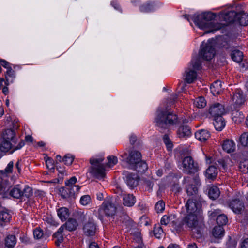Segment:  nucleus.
Returning <instances> with one entry per match:
<instances>
[{"label":"nucleus","mask_w":248,"mask_h":248,"mask_svg":"<svg viewBox=\"0 0 248 248\" xmlns=\"http://www.w3.org/2000/svg\"><path fill=\"white\" fill-rule=\"evenodd\" d=\"M237 13L230 11L221 15V18L225 21L226 24L216 23L213 20L216 15L211 12L203 13L201 14L194 15L191 17L193 22L202 29H209L208 33L215 32L220 30L227 24L236 22Z\"/></svg>","instance_id":"f257e3e1"},{"label":"nucleus","mask_w":248,"mask_h":248,"mask_svg":"<svg viewBox=\"0 0 248 248\" xmlns=\"http://www.w3.org/2000/svg\"><path fill=\"white\" fill-rule=\"evenodd\" d=\"M178 116L166 109L159 108L156 112L154 123L157 129L161 132H164L170 127L179 124Z\"/></svg>","instance_id":"f03ea898"},{"label":"nucleus","mask_w":248,"mask_h":248,"mask_svg":"<svg viewBox=\"0 0 248 248\" xmlns=\"http://www.w3.org/2000/svg\"><path fill=\"white\" fill-rule=\"evenodd\" d=\"M202 68V62L200 58H193L188 66L186 69L183 75L184 81L188 84L194 82L197 79V71Z\"/></svg>","instance_id":"7ed1b4c3"},{"label":"nucleus","mask_w":248,"mask_h":248,"mask_svg":"<svg viewBox=\"0 0 248 248\" xmlns=\"http://www.w3.org/2000/svg\"><path fill=\"white\" fill-rule=\"evenodd\" d=\"M33 194L32 189L27 185H16L11 187L9 195L16 199L29 198Z\"/></svg>","instance_id":"20e7f679"},{"label":"nucleus","mask_w":248,"mask_h":248,"mask_svg":"<svg viewBox=\"0 0 248 248\" xmlns=\"http://www.w3.org/2000/svg\"><path fill=\"white\" fill-rule=\"evenodd\" d=\"M198 214H187L184 217L183 221L185 224V228H189L193 233L196 234L197 237L201 236L202 234V226H198Z\"/></svg>","instance_id":"39448f33"},{"label":"nucleus","mask_w":248,"mask_h":248,"mask_svg":"<svg viewBox=\"0 0 248 248\" xmlns=\"http://www.w3.org/2000/svg\"><path fill=\"white\" fill-rule=\"evenodd\" d=\"M103 161L102 158H91L90 160L92 165L90 173L97 179L103 178L105 176V168L101 164Z\"/></svg>","instance_id":"423d86ee"},{"label":"nucleus","mask_w":248,"mask_h":248,"mask_svg":"<svg viewBox=\"0 0 248 248\" xmlns=\"http://www.w3.org/2000/svg\"><path fill=\"white\" fill-rule=\"evenodd\" d=\"M183 183L186 185V192L191 198L200 197L198 195V183L196 179L190 177H184Z\"/></svg>","instance_id":"0eeeda50"},{"label":"nucleus","mask_w":248,"mask_h":248,"mask_svg":"<svg viewBox=\"0 0 248 248\" xmlns=\"http://www.w3.org/2000/svg\"><path fill=\"white\" fill-rule=\"evenodd\" d=\"M183 170L187 174H192L199 170L198 164L191 156H186L182 160Z\"/></svg>","instance_id":"6e6552de"},{"label":"nucleus","mask_w":248,"mask_h":248,"mask_svg":"<svg viewBox=\"0 0 248 248\" xmlns=\"http://www.w3.org/2000/svg\"><path fill=\"white\" fill-rule=\"evenodd\" d=\"M185 207L187 214H198L201 208L200 197L189 198L185 205Z\"/></svg>","instance_id":"1a4fd4ad"},{"label":"nucleus","mask_w":248,"mask_h":248,"mask_svg":"<svg viewBox=\"0 0 248 248\" xmlns=\"http://www.w3.org/2000/svg\"><path fill=\"white\" fill-rule=\"evenodd\" d=\"M117 210L115 205L110 200H105L99 209L100 214H104L106 216L112 217Z\"/></svg>","instance_id":"9d476101"},{"label":"nucleus","mask_w":248,"mask_h":248,"mask_svg":"<svg viewBox=\"0 0 248 248\" xmlns=\"http://www.w3.org/2000/svg\"><path fill=\"white\" fill-rule=\"evenodd\" d=\"M121 156L122 158V161L126 163L129 166V167H131L136 162L140 161L141 158V153L137 151H131L128 156L126 153L121 155Z\"/></svg>","instance_id":"9b49d317"},{"label":"nucleus","mask_w":248,"mask_h":248,"mask_svg":"<svg viewBox=\"0 0 248 248\" xmlns=\"http://www.w3.org/2000/svg\"><path fill=\"white\" fill-rule=\"evenodd\" d=\"M215 54V50L214 47L209 43H206L205 46L201 48L200 55L195 58H200L202 62L201 59L206 61L211 60Z\"/></svg>","instance_id":"f8f14e48"},{"label":"nucleus","mask_w":248,"mask_h":248,"mask_svg":"<svg viewBox=\"0 0 248 248\" xmlns=\"http://www.w3.org/2000/svg\"><path fill=\"white\" fill-rule=\"evenodd\" d=\"M227 205L235 214H241L245 210L244 202L239 198H233L229 200Z\"/></svg>","instance_id":"ddd939ff"},{"label":"nucleus","mask_w":248,"mask_h":248,"mask_svg":"<svg viewBox=\"0 0 248 248\" xmlns=\"http://www.w3.org/2000/svg\"><path fill=\"white\" fill-rule=\"evenodd\" d=\"M80 187L78 185L74 186L71 187H65L62 188L60 191L62 197L64 199L70 198L74 199L78 194Z\"/></svg>","instance_id":"4468645a"},{"label":"nucleus","mask_w":248,"mask_h":248,"mask_svg":"<svg viewBox=\"0 0 248 248\" xmlns=\"http://www.w3.org/2000/svg\"><path fill=\"white\" fill-rule=\"evenodd\" d=\"M123 175L124 179L130 188L133 189L138 185V178L137 174L124 171Z\"/></svg>","instance_id":"2eb2a0df"},{"label":"nucleus","mask_w":248,"mask_h":248,"mask_svg":"<svg viewBox=\"0 0 248 248\" xmlns=\"http://www.w3.org/2000/svg\"><path fill=\"white\" fill-rule=\"evenodd\" d=\"M225 108L223 105L216 103L211 106L209 111L210 114L214 118L217 117H222L225 114Z\"/></svg>","instance_id":"dca6fc26"},{"label":"nucleus","mask_w":248,"mask_h":248,"mask_svg":"<svg viewBox=\"0 0 248 248\" xmlns=\"http://www.w3.org/2000/svg\"><path fill=\"white\" fill-rule=\"evenodd\" d=\"M161 5V3L158 1H149L141 5L140 7V10L141 12H151L159 8Z\"/></svg>","instance_id":"f3484780"},{"label":"nucleus","mask_w":248,"mask_h":248,"mask_svg":"<svg viewBox=\"0 0 248 248\" xmlns=\"http://www.w3.org/2000/svg\"><path fill=\"white\" fill-rule=\"evenodd\" d=\"M83 230L85 235L93 236L95 235L96 232V225L93 221H89L84 224Z\"/></svg>","instance_id":"a211bd4d"},{"label":"nucleus","mask_w":248,"mask_h":248,"mask_svg":"<svg viewBox=\"0 0 248 248\" xmlns=\"http://www.w3.org/2000/svg\"><path fill=\"white\" fill-rule=\"evenodd\" d=\"M11 184L6 180L2 179L0 183V195L3 197H7L9 195Z\"/></svg>","instance_id":"6ab92c4d"},{"label":"nucleus","mask_w":248,"mask_h":248,"mask_svg":"<svg viewBox=\"0 0 248 248\" xmlns=\"http://www.w3.org/2000/svg\"><path fill=\"white\" fill-rule=\"evenodd\" d=\"M4 245L6 248H14L17 243V238L14 234H8L3 240Z\"/></svg>","instance_id":"aec40b11"},{"label":"nucleus","mask_w":248,"mask_h":248,"mask_svg":"<svg viewBox=\"0 0 248 248\" xmlns=\"http://www.w3.org/2000/svg\"><path fill=\"white\" fill-rule=\"evenodd\" d=\"M177 133L180 138L188 137L191 135V129L188 125H183L179 127Z\"/></svg>","instance_id":"412c9836"},{"label":"nucleus","mask_w":248,"mask_h":248,"mask_svg":"<svg viewBox=\"0 0 248 248\" xmlns=\"http://www.w3.org/2000/svg\"><path fill=\"white\" fill-rule=\"evenodd\" d=\"M2 139L15 142L16 140V133L15 131L12 129L5 130L2 133Z\"/></svg>","instance_id":"4be33fe9"},{"label":"nucleus","mask_w":248,"mask_h":248,"mask_svg":"<svg viewBox=\"0 0 248 248\" xmlns=\"http://www.w3.org/2000/svg\"><path fill=\"white\" fill-rule=\"evenodd\" d=\"M195 138L200 141L204 142L210 137L209 132L206 130L202 129L197 131L195 133Z\"/></svg>","instance_id":"5701e85b"},{"label":"nucleus","mask_w":248,"mask_h":248,"mask_svg":"<svg viewBox=\"0 0 248 248\" xmlns=\"http://www.w3.org/2000/svg\"><path fill=\"white\" fill-rule=\"evenodd\" d=\"M222 146L223 150L228 153L233 152L235 150V143L232 140H224Z\"/></svg>","instance_id":"b1692460"},{"label":"nucleus","mask_w":248,"mask_h":248,"mask_svg":"<svg viewBox=\"0 0 248 248\" xmlns=\"http://www.w3.org/2000/svg\"><path fill=\"white\" fill-rule=\"evenodd\" d=\"M136 202V198L132 194H124L123 195V203L125 206L131 207Z\"/></svg>","instance_id":"393cba45"},{"label":"nucleus","mask_w":248,"mask_h":248,"mask_svg":"<svg viewBox=\"0 0 248 248\" xmlns=\"http://www.w3.org/2000/svg\"><path fill=\"white\" fill-rule=\"evenodd\" d=\"M128 167L136 170L137 171L141 173L145 172L148 169L147 164L145 162L141 161V158L140 161L136 162L135 164Z\"/></svg>","instance_id":"a878e982"},{"label":"nucleus","mask_w":248,"mask_h":248,"mask_svg":"<svg viewBox=\"0 0 248 248\" xmlns=\"http://www.w3.org/2000/svg\"><path fill=\"white\" fill-rule=\"evenodd\" d=\"M176 216L174 214H168L164 215L161 219L160 223L161 225L166 226L167 225L170 224L171 226L175 221Z\"/></svg>","instance_id":"bb28decb"},{"label":"nucleus","mask_w":248,"mask_h":248,"mask_svg":"<svg viewBox=\"0 0 248 248\" xmlns=\"http://www.w3.org/2000/svg\"><path fill=\"white\" fill-rule=\"evenodd\" d=\"M61 226H64V230L66 229L69 231H73L77 229L78 226V223L76 219L69 218L65 224Z\"/></svg>","instance_id":"cd10ccee"},{"label":"nucleus","mask_w":248,"mask_h":248,"mask_svg":"<svg viewBox=\"0 0 248 248\" xmlns=\"http://www.w3.org/2000/svg\"><path fill=\"white\" fill-rule=\"evenodd\" d=\"M236 23L241 26H246L248 24V14L241 12L237 13Z\"/></svg>","instance_id":"c85d7f7f"},{"label":"nucleus","mask_w":248,"mask_h":248,"mask_svg":"<svg viewBox=\"0 0 248 248\" xmlns=\"http://www.w3.org/2000/svg\"><path fill=\"white\" fill-rule=\"evenodd\" d=\"M217 168L214 165L209 166L205 171V176L208 179H215L217 177Z\"/></svg>","instance_id":"c756f323"},{"label":"nucleus","mask_w":248,"mask_h":248,"mask_svg":"<svg viewBox=\"0 0 248 248\" xmlns=\"http://www.w3.org/2000/svg\"><path fill=\"white\" fill-rule=\"evenodd\" d=\"M64 231V226H61L58 231L53 235V237L55 239V243L59 246L63 240L62 232Z\"/></svg>","instance_id":"7c9ffc66"},{"label":"nucleus","mask_w":248,"mask_h":248,"mask_svg":"<svg viewBox=\"0 0 248 248\" xmlns=\"http://www.w3.org/2000/svg\"><path fill=\"white\" fill-rule=\"evenodd\" d=\"M213 124L215 129L221 131L225 126V122L222 117H214Z\"/></svg>","instance_id":"2f4dec72"},{"label":"nucleus","mask_w":248,"mask_h":248,"mask_svg":"<svg viewBox=\"0 0 248 248\" xmlns=\"http://www.w3.org/2000/svg\"><path fill=\"white\" fill-rule=\"evenodd\" d=\"M220 190L219 188L215 186H210L208 190V195L210 199L215 200L220 195Z\"/></svg>","instance_id":"473e14b6"},{"label":"nucleus","mask_w":248,"mask_h":248,"mask_svg":"<svg viewBox=\"0 0 248 248\" xmlns=\"http://www.w3.org/2000/svg\"><path fill=\"white\" fill-rule=\"evenodd\" d=\"M211 92L214 95L219 94L222 91V84L221 82L219 80L215 81L211 86Z\"/></svg>","instance_id":"72a5a7b5"},{"label":"nucleus","mask_w":248,"mask_h":248,"mask_svg":"<svg viewBox=\"0 0 248 248\" xmlns=\"http://www.w3.org/2000/svg\"><path fill=\"white\" fill-rule=\"evenodd\" d=\"M232 119L236 124L242 122L245 118V115L242 112L237 110H234L232 113Z\"/></svg>","instance_id":"f704fd0d"},{"label":"nucleus","mask_w":248,"mask_h":248,"mask_svg":"<svg viewBox=\"0 0 248 248\" xmlns=\"http://www.w3.org/2000/svg\"><path fill=\"white\" fill-rule=\"evenodd\" d=\"M57 214L60 219L62 221H64L69 216V210L66 207L60 208L57 210Z\"/></svg>","instance_id":"c9c22d12"},{"label":"nucleus","mask_w":248,"mask_h":248,"mask_svg":"<svg viewBox=\"0 0 248 248\" xmlns=\"http://www.w3.org/2000/svg\"><path fill=\"white\" fill-rule=\"evenodd\" d=\"M11 218V215L7 210H4L0 212V223L1 225L9 222Z\"/></svg>","instance_id":"e433bc0d"},{"label":"nucleus","mask_w":248,"mask_h":248,"mask_svg":"<svg viewBox=\"0 0 248 248\" xmlns=\"http://www.w3.org/2000/svg\"><path fill=\"white\" fill-rule=\"evenodd\" d=\"M5 79L8 83H12L16 78L15 71L12 68H8L5 73Z\"/></svg>","instance_id":"4c0bfd02"},{"label":"nucleus","mask_w":248,"mask_h":248,"mask_svg":"<svg viewBox=\"0 0 248 248\" xmlns=\"http://www.w3.org/2000/svg\"><path fill=\"white\" fill-rule=\"evenodd\" d=\"M231 58L233 61L236 62H240L242 61L243 54V53L237 49L232 50L231 53Z\"/></svg>","instance_id":"58836bf2"},{"label":"nucleus","mask_w":248,"mask_h":248,"mask_svg":"<svg viewBox=\"0 0 248 248\" xmlns=\"http://www.w3.org/2000/svg\"><path fill=\"white\" fill-rule=\"evenodd\" d=\"M232 100L236 106H240L243 104L245 101L242 93L239 92L233 94L232 97Z\"/></svg>","instance_id":"ea45409f"},{"label":"nucleus","mask_w":248,"mask_h":248,"mask_svg":"<svg viewBox=\"0 0 248 248\" xmlns=\"http://www.w3.org/2000/svg\"><path fill=\"white\" fill-rule=\"evenodd\" d=\"M13 149L12 144L11 141L1 140L0 144V150L2 152H7L10 149Z\"/></svg>","instance_id":"a19ab883"},{"label":"nucleus","mask_w":248,"mask_h":248,"mask_svg":"<svg viewBox=\"0 0 248 248\" xmlns=\"http://www.w3.org/2000/svg\"><path fill=\"white\" fill-rule=\"evenodd\" d=\"M224 230L222 226H215L212 230L213 235L215 238H220L224 235Z\"/></svg>","instance_id":"79ce46f5"},{"label":"nucleus","mask_w":248,"mask_h":248,"mask_svg":"<svg viewBox=\"0 0 248 248\" xmlns=\"http://www.w3.org/2000/svg\"><path fill=\"white\" fill-rule=\"evenodd\" d=\"M185 223L183 220L182 221H177V218L175 219L174 223L172 224L171 227L175 230L177 233H179L184 230L185 226H184Z\"/></svg>","instance_id":"37998d69"},{"label":"nucleus","mask_w":248,"mask_h":248,"mask_svg":"<svg viewBox=\"0 0 248 248\" xmlns=\"http://www.w3.org/2000/svg\"><path fill=\"white\" fill-rule=\"evenodd\" d=\"M163 141L165 144L168 151H171L173 145L169 134H165L162 138Z\"/></svg>","instance_id":"c03bdc74"},{"label":"nucleus","mask_w":248,"mask_h":248,"mask_svg":"<svg viewBox=\"0 0 248 248\" xmlns=\"http://www.w3.org/2000/svg\"><path fill=\"white\" fill-rule=\"evenodd\" d=\"M228 222V217L224 214H219L217 217V223L219 226H222L226 224Z\"/></svg>","instance_id":"a18cd8bd"},{"label":"nucleus","mask_w":248,"mask_h":248,"mask_svg":"<svg viewBox=\"0 0 248 248\" xmlns=\"http://www.w3.org/2000/svg\"><path fill=\"white\" fill-rule=\"evenodd\" d=\"M194 105L198 108H202L206 106V102L203 97H199L194 101Z\"/></svg>","instance_id":"49530a36"},{"label":"nucleus","mask_w":248,"mask_h":248,"mask_svg":"<svg viewBox=\"0 0 248 248\" xmlns=\"http://www.w3.org/2000/svg\"><path fill=\"white\" fill-rule=\"evenodd\" d=\"M220 171L223 172H226L227 170V165L223 159H219L216 162Z\"/></svg>","instance_id":"de8ad7c7"},{"label":"nucleus","mask_w":248,"mask_h":248,"mask_svg":"<svg viewBox=\"0 0 248 248\" xmlns=\"http://www.w3.org/2000/svg\"><path fill=\"white\" fill-rule=\"evenodd\" d=\"M134 240L135 242L137 243L138 245L136 246H133L132 248H145L144 244L142 243L140 233L137 232L136 236L135 238H134Z\"/></svg>","instance_id":"09e8293b"},{"label":"nucleus","mask_w":248,"mask_h":248,"mask_svg":"<svg viewBox=\"0 0 248 248\" xmlns=\"http://www.w3.org/2000/svg\"><path fill=\"white\" fill-rule=\"evenodd\" d=\"M239 142L243 146L248 147V132H244L241 135Z\"/></svg>","instance_id":"8fccbe9b"},{"label":"nucleus","mask_w":248,"mask_h":248,"mask_svg":"<svg viewBox=\"0 0 248 248\" xmlns=\"http://www.w3.org/2000/svg\"><path fill=\"white\" fill-rule=\"evenodd\" d=\"M14 163L10 161L4 170H1V173L4 176H7L8 174L12 173L13 169Z\"/></svg>","instance_id":"3c124183"},{"label":"nucleus","mask_w":248,"mask_h":248,"mask_svg":"<svg viewBox=\"0 0 248 248\" xmlns=\"http://www.w3.org/2000/svg\"><path fill=\"white\" fill-rule=\"evenodd\" d=\"M165 202L160 200L155 204V209L157 213H162L165 210Z\"/></svg>","instance_id":"603ef678"},{"label":"nucleus","mask_w":248,"mask_h":248,"mask_svg":"<svg viewBox=\"0 0 248 248\" xmlns=\"http://www.w3.org/2000/svg\"><path fill=\"white\" fill-rule=\"evenodd\" d=\"M239 169L244 173H248V160H244L240 162Z\"/></svg>","instance_id":"864d4df0"},{"label":"nucleus","mask_w":248,"mask_h":248,"mask_svg":"<svg viewBox=\"0 0 248 248\" xmlns=\"http://www.w3.org/2000/svg\"><path fill=\"white\" fill-rule=\"evenodd\" d=\"M108 163L107 166L109 167H112L116 165L118 162V159L116 156L113 155H110L107 157Z\"/></svg>","instance_id":"5fc2aeb1"},{"label":"nucleus","mask_w":248,"mask_h":248,"mask_svg":"<svg viewBox=\"0 0 248 248\" xmlns=\"http://www.w3.org/2000/svg\"><path fill=\"white\" fill-rule=\"evenodd\" d=\"M45 159L46 160V163L47 168L50 170L54 169V161L53 159L46 156L45 157Z\"/></svg>","instance_id":"6e6d98bb"},{"label":"nucleus","mask_w":248,"mask_h":248,"mask_svg":"<svg viewBox=\"0 0 248 248\" xmlns=\"http://www.w3.org/2000/svg\"><path fill=\"white\" fill-rule=\"evenodd\" d=\"M74 158V156L72 155L67 154L64 156L62 161L65 164L70 165L72 163Z\"/></svg>","instance_id":"4d7b16f0"},{"label":"nucleus","mask_w":248,"mask_h":248,"mask_svg":"<svg viewBox=\"0 0 248 248\" xmlns=\"http://www.w3.org/2000/svg\"><path fill=\"white\" fill-rule=\"evenodd\" d=\"M155 236L157 238H160L163 235V231L161 227H155L154 230Z\"/></svg>","instance_id":"13d9d810"},{"label":"nucleus","mask_w":248,"mask_h":248,"mask_svg":"<svg viewBox=\"0 0 248 248\" xmlns=\"http://www.w3.org/2000/svg\"><path fill=\"white\" fill-rule=\"evenodd\" d=\"M91 202L90 196L88 195H86L82 196L80 198V202L83 205H87Z\"/></svg>","instance_id":"bf43d9fd"},{"label":"nucleus","mask_w":248,"mask_h":248,"mask_svg":"<svg viewBox=\"0 0 248 248\" xmlns=\"http://www.w3.org/2000/svg\"><path fill=\"white\" fill-rule=\"evenodd\" d=\"M233 44V41H229L224 44L223 46L226 50H228L232 52V50H234L235 47Z\"/></svg>","instance_id":"052dcab7"},{"label":"nucleus","mask_w":248,"mask_h":248,"mask_svg":"<svg viewBox=\"0 0 248 248\" xmlns=\"http://www.w3.org/2000/svg\"><path fill=\"white\" fill-rule=\"evenodd\" d=\"M77 181V178L75 176L72 177L70 179L65 181L66 187H71L75 186V184Z\"/></svg>","instance_id":"680f3d73"},{"label":"nucleus","mask_w":248,"mask_h":248,"mask_svg":"<svg viewBox=\"0 0 248 248\" xmlns=\"http://www.w3.org/2000/svg\"><path fill=\"white\" fill-rule=\"evenodd\" d=\"M34 237L36 239H40L43 235V232L40 228H36L33 231Z\"/></svg>","instance_id":"e2e57ef3"},{"label":"nucleus","mask_w":248,"mask_h":248,"mask_svg":"<svg viewBox=\"0 0 248 248\" xmlns=\"http://www.w3.org/2000/svg\"><path fill=\"white\" fill-rule=\"evenodd\" d=\"M24 145H25L24 141L23 140H21L17 146L13 147V149L11 151L10 153L12 154L14 151L20 149L21 148H22L24 146Z\"/></svg>","instance_id":"0e129e2a"},{"label":"nucleus","mask_w":248,"mask_h":248,"mask_svg":"<svg viewBox=\"0 0 248 248\" xmlns=\"http://www.w3.org/2000/svg\"><path fill=\"white\" fill-rule=\"evenodd\" d=\"M111 5L116 10L122 12V9L120 4L116 0H113L111 2Z\"/></svg>","instance_id":"69168bd1"},{"label":"nucleus","mask_w":248,"mask_h":248,"mask_svg":"<svg viewBox=\"0 0 248 248\" xmlns=\"http://www.w3.org/2000/svg\"><path fill=\"white\" fill-rule=\"evenodd\" d=\"M172 191L175 193H178L181 191L182 189L178 184H175L172 186Z\"/></svg>","instance_id":"338daca9"},{"label":"nucleus","mask_w":248,"mask_h":248,"mask_svg":"<svg viewBox=\"0 0 248 248\" xmlns=\"http://www.w3.org/2000/svg\"><path fill=\"white\" fill-rule=\"evenodd\" d=\"M241 248H248V238L244 239L241 244Z\"/></svg>","instance_id":"774afa93"}]
</instances>
